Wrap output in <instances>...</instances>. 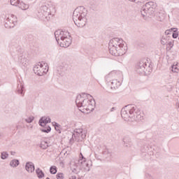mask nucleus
I'll use <instances>...</instances> for the list:
<instances>
[{"instance_id": "obj_34", "label": "nucleus", "mask_w": 179, "mask_h": 179, "mask_svg": "<svg viewBox=\"0 0 179 179\" xmlns=\"http://www.w3.org/2000/svg\"><path fill=\"white\" fill-rule=\"evenodd\" d=\"M172 37H173V38H177V37H178V33L173 32L172 34Z\"/></svg>"}, {"instance_id": "obj_16", "label": "nucleus", "mask_w": 179, "mask_h": 179, "mask_svg": "<svg viewBox=\"0 0 179 179\" xmlns=\"http://www.w3.org/2000/svg\"><path fill=\"white\" fill-rule=\"evenodd\" d=\"M25 169L28 173H34V170H36L34 164L31 162H27Z\"/></svg>"}, {"instance_id": "obj_7", "label": "nucleus", "mask_w": 179, "mask_h": 179, "mask_svg": "<svg viewBox=\"0 0 179 179\" xmlns=\"http://www.w3.org/2000/svg\"><path fill=\"white\" fill-rule=\"evenodd\" d=\"M17 22V18L13 14H9L5 17L4 26L6 29H13L15 23Z\"/></svg>"}, {"instance_id": "obj_40", "label": "nucleus", "mask_w": 179, "mask_h": 179, "mask_svg": "<svg viewBox=\"0 0 179 179\" xmlns=\"http://www.w3.org/2000/svg\"><path fill=\"white\" fill-rule=\"evenodd\" d=\"M73 141H74V138H73V134L72 138L70 139V145H72L73 143Z\"/></svg>"}, {"instance_id": "obj_38", "label": "nucleus", "mask_w": 179, "mask_h": 179, "mask_svg": "<svg viewBox=\"0 0 179 179\" xmlns=\"http://www.w3.org/2000/svg\"><path fill=\"white\" fill-rule=\"evenodd\" d=\"M168 45H169V47H171V48H173V46L174 45V44L173 43V42L169 41L168 43Z\"/></svg>"}, {"instance_id": "obj_8", "label": "nucleus", "mask_w": 179, "mask_h": 179, "mask_svg": "<svg viewBox=\"0 0 179 179\" xmlns=\"http://www.w3.org/2000/svg\"><path fill=\"white\" fill-rule=\"evenodd\" d=\"M132 110H134L133 115L134 118H130V121L134 122L136 121L137 122L139 121H142L143 120V114L141 112V110L138 108L136 105H132Z\"/></svg>"}, {"instance_id": "obj_10", "label": "nucleus", "mask_w": 179, "mask_h": 179, "mask_svg": "<svg viewBox=\"0 0 179 179\" xmlns=\"http://www.w3.org/2000/svg\"><path fill=\"white\" fill-rule=\"evenodd\" d=\"M148 71V64L146 62H140L136 65V72L139 75H146Z\"/></svg>"}, {"instance_id": "obj_47", "label": "nucleus", "mask_w": 179, "mask_h": 179, "mask_svg": "<svg viewBox=\"0 0 179 179\" xmlns=\"http://www.w3.org/2000/svg\"><path fill=\"white\" fill-rule=\"evenodd\" d=\"M110 78V76H106V82H108V78Z\"/></svg>"}, {"instance_id": "obj_26", "label": "nucleus", "mask_w": 179, "mask_h": 179, "mask_svg": "<svg viewBox=\"0 0 179 179\" xmlns=\"http://www.w3.org/2000/svg\"><path fill=\"white\" fill-rule=\"evenodd\" d=\"M50 174H57V166H50Z\"/></svg>"}, {"instance_id": "obj_17", "label": "nucleus", "mask_w": 179, "mask_h": 179, "mask_svg": "<svg viewBox=\"0 0 179 179\" xmlns=\"http://www.w3.org/2000/svg\"><path fill=\"white\" fill-rule=\"evenodd\" d=\"M110 89H114L115 90H117L121 86V82L117 81V80H113L110 82Z\"/></svg>"}, {"instance_id": "obj_14", "label": "nucleus", "mask_w": 179, "mask_h": 179, "mask_svg": "<svg viewBox=\"0 0 179 179\" xmlns=\"http://www.w3.org/2000/svg\"><path fill=\"white\" fill-rule=\"evenodd\" d=\"M66 34V32H65L64 31H61L59 29L55 32V37L57 44H59V41L62 38H64V37H65L64 36Z\"/></svg>"}, {"instance_id": "obj_24", "label": "nucleus", "mask_w": 179, "mask_h": 179, "mask_svg": "<svg viewBox=\"0 0 179 179\" xmlns=\"http://www.w3.org/2000/svg\"><path fill=\"white\" fill-rule=\"evenodd\" d=\"M48 143L47 141H41V145H40V148H41V149H47V148H48Z\"/></svg>"}, {"instance_id": "obj_27", "label": "nucleus", "mask_w": 179, "mask_h": 179, "mask_svg": "<svg viewBox=\"0 0 179 179\" xmlns=\"http://www.w3.org/2000/svg\"><path fill=\"white\" fill-rule=\"evenodd\" d=\"M41 132H44L45 134H48L49 132H51V127L48 126L45 129H41Z\"/></svg>"}, {"instance_id": "obj_35", "label": "nucleus", "mask_w": 179, "mask_h": 179, "mask_svg": "<svg viewBox=\"0 0 179 179\" xmlns=\"http://www.w3.org/2000/svg\"><path fill=\"white\" fill-rule=\"evenodd\" d=\"M145 177L148 179H153V176H152V175H150V173H146Z\"/></svg>"}, {"instance_id": "obj_29", "label": "nucleus", "mask_w": 179, "mask_h": 179, "mask_svg": "<svg viewBox=\"0 0 179 179\" xmlns=\"http://www.w3.org/2000/svg\"><path fill=\"white\" fill-rule=\"evenodd\" d=\"M56 178H57V179H63V178H64V173H57V175H56Z\"/></svg>"}, {"instance_id": "obj_49", "label": "nucleus", "mask_w": 179, "mask_h": 179, "mask_svg": "<svg viewBox=\"0 0 179 179\" xmlns=\"http://www.w3.org/2000/svg\"><path fill=\"white\" fill-rule=\"evenodd\" d=\"M176 107H178V108H179V103H176Z\"/></svg>"}, {"instance_id": "obj_3", "label": "nucleus", "mask_w": 179, "mask_h": 179, "mask_svg": "<svg viewBox=\"0 0 179 179\" xmlns=\"http://www.w3.org/2000/svg\"><path fill=\"white\" fill-rule=\"evenodd\" d=\"M87 9L83 6H79L75 9L73 13V20L77 27H85L87 22Z\"/></svg>"}, {"instance_id": "obj_48", "label": "nucleus", "mask_w": 179, "mask_h": 179, "mask_svg": "<svg viewBox=\"0 0 179 179\" xmlns=\"http://www.w3.org/2000/svg\"><path fill=\"white\" fill-rule=\"evenodd\" d=\"M114 110H115V107H113V108L110 109V111L113 112V111H114Z\"/></svg>"}, {"instance_id": "obj_19", "label": "nucleus", "mask_w": 179, "mask_h": 179, "mask_svg": "<svg viewBox=\"0 0 179 179\" xmlns=\"http://www.w3.org/2000/svg\"><path fill=\"white\" fill-rule=\"evenodd\" d=\"M10 4L13 6H19L20 9H23L20 5H22V2L20 3V0H10Z\"/></svg>"}, {"instance_id": "obj_56", "label": "nucleus", "mask_w": 179, "mask_h": 179, "mask_svg": "<svg viewBox=\"0 0 179 179\" xmlns=\"http://www.w3.org/2000/svg\"><path fill=\"white\" fill-rule=\"evenodd\" d=\"M78 179H81L80 178H78Z\"/></svg>"}, {"instance_id": "obj_58", "label": "nucleus", "mask_w": 179, "mask_h": 179, "mask_svg": "<svg viewBox=\"0 0 179 179\" xmlns=\"http://www.w3.org/2000/svg\"><path fill=\"white\" fill-rule=\"evenodd\" d=\"M125 146H128V145H126Z\"/></svg>"}, {"instance_id": "obj_31", "label": "nucleus", "mask_w": 179, "mask_h": 179, "mask_svg": "<svg viewBox=\"0 0 179 179\" xmlns=\"http://www.w3.org/2000/svg\"><path fill=\"white\" fill-rule=\"evenodd\" d=\"M73 136H74L76 141H78V139H82V136L81 135H78V134H73Z\"/></svg>"}, {"instance_id": "obj_11", "label": "nucleus", "mask_w": 179, "mask_h": 179, "mask_svg": "<svg viewBox=\"0 0 179 179\" xmlns=\"http://www.w3.org/2000/svg\"><path fill=\"white\" fill-rule=\"evenodd\" d=\"M40 10L43 16L47 19V16H50V15H54L52 13H55V7H52L51 11V8H49L47 5L43 4L40 7Z\"/></svg>"}, {"instance_id": "obj_53", "label": "nucleus", "mask_w": 179, "mask_h": 179, "mask_svg": "<svg viewBox=\"0 0 179 179\" xmlns=\"http://www.w3.org/2000/svg\"><path fill=\"white\" fill-rule=\"evenodd\" d=\"M46 179H50V178L47 177Z\"/></svg>"}, {"instance_id": "obj_39", "label": "nucleus", "mask_w": 179, "mask_h": 179, "mask_svg": "<svg viewBox=\"0 0 179 179\" xmlns=\"http://www.w3.org/2000/svg\"><path fill=\"white\" fill-rule=\"evenodd\" d=\"M20 82V90H23V83H22V81H19Z\"/></svg>"}, {"instance_id": "obj_52", "label": "nucleus", "mask_w": 179, "mask_h": 179, "mask_svg": "<svg viewBox=\"0 0 179 179\" xmlns=\"http://www.w3.org/2000/svg\"><path fill=\"white\" fill-rule=\"evenodd\" d=\"M91 110H92V111H93V110H94V108H92V109H91Z\"/></svg>"}, {"instance_id": "obj_5", "label": "nucleus", "mask_w": 179, "mask_h": 179, "mask_svg": "<svg viewBox=\"0 0 179 179\" xmlns=\"http://www.w3.org/2000/svg\"><path fill=\"white\" fill-rule=\"evenodd\" d=\"M133 104H129L121 110V115L122 117L124 120V121H131V118L134 119V110L132 109Z\"/></svg>"}, {"instance_id": "obj_13", "label": "nucleus", "mask_w": 179, "mask_h": 179, "mask_svg": "<svg viewBox=\"0 0 179 179\" xmlns=\"http://www.w3.org/2000/svg\"><path fill=\"white\" fill-rule=\"evenodd\" d=\"M74 132L76 135H81V138H77V142H82L86 138V131H83V129H76Z\"/></svg>"}, {"instance_id": "obj_57", "label": "nucleus", "mask_w": 179, "mask_h": 179, "mask_svg": "<svg viewBox=\"0 0 179 179\" xmlns=\"http://www.w3.org/2000/svg\"><path fill=\"white\" fill-rule=\"evenodd\" d=\"M177 65H178V66L179 64H178Z\"/></svg>"}, {"instance_id": "obj_50", "label": "nucleus", "mask_w": 179, "mask_h": 179, "mask_svg": "<svg viewBox=\"0 0 179 179\" xmlns=\"http://www.w3.org/2000/svg\"><path fill=\"white\" fill-rule=\"evenodd\" d=\"M18 93H20L22 94V93H23V90L18 91Z\"/></svg>"}, {"instance_id": "obj_20", "label": "nucleus", "mask_w": 179, "mask_h": 179, "mask_svg": "<svg viewBox=\"0 0 179 179\" xmlns=\"http://www.w3.org/2000/svg\"><path fill=\"white\" fill-rule=\"evenodd\" d=\"M165 15L162 13H158L157 14V19L158 22H163L164 20Z\"/></svg>"}, {"instance_id": "obj_51", "label": "nucleus", "mask_w": 179, "mask_h": 179, "mask_svg": "<svg viewBox=\"0 0 179 179\" xmlns=\"http://www.w3.org/2000/svg\"><path fill=\"white\" fill-rule=\"evenodd\" d=\"M124 145H125V138H123Z\"/></svg>"}, {"instance_id": "obj_30", "label": "nucleus", "mask_w": 179, "mask_h": 179, "mask_svg": "<svg viewBox=\"0 0 179 179\" xmlns=\"http://www.w3.org/2000/svg\"><path fill=\"white\" fill-rule=\"evenodd\" d=\"M172 71L175 72L176 73H178V68H177V66H172Z\"/></svg>"}, {"instance_id": "obj_42", "label": "nucleus", "mask_w": 179, "mask_h": 179, "mask_svg": "<svg viewBox=\"0 0 179 179\" xmlns=\"http://www.w3.org/2000/svg\"><path fill=\"white\" fill-rule=\"evenodd\" d=\"M80 166H81V167H82L83 169H85V170H87V169H86V164H84V165L80 164Z\"/></svg>"}, {"instance_id": "obj_1", "label": "nucleus", "mask_w": 179, "mask_h": 179, "mask_svg": "<svg viewBox=\"0 0 179 179\" xmlns=\"http://www.w3.org/2000/svg\"><path fill=\"white\" fill-rule=\"evenodd\" d=\"M76 104L78 108L89 110L91 107H96V101L90 94L83 92L76 96Z\"/></svg>"}, {"instance_id": "obj_6", "label": "nucleus", "mask_w": 179, "mask_h": 179, "mask_svg": "<svg viewBox=\"0 0 179 179\" xmlns=\"http://www.w3.org/2000/svg\"><path fill=\"white\" fill-rule=\"evenodd\" d=\"M33 71L38 76H43L48 72V67L47 64L44 67V65L39 62L34 66Z\"/></svg>"}, {"instance_id": "obj_45", "label": "nucleus", "mask_w": 179, "mask_h": 179, "mask_svg": "<svg viewBox=\"0 0 179 179\" xmlns=\"http://www.w3.org/2000/svg\"><path fill=\"white\" fill-rule=\"evenodd\" d=\"M66 71V68L62 67V72H64V71Z\"/></svg>"}, {"instance_id": "obj_2", "label": "nucleus", "mask_w": 179, "mask_h": 179, "mask_svg": "<svg viewBox=\"0 0 179 179\" xmlns=\"http://www.w3.org/2000/svg\"><path fill=\"white\" fill-rule=\"evenodd\" d=\"M122 39L118 38H114L109 42V52L111 55L115 57H120L124 55L127 52V49L124 48V43H122Z\"/></svg>"}, {"instance_id": "obj_33", "label": "nucleus", "mask_w": 179, "mask_h": 179, "mask_svg": "<svg viewBox=\"0 0 179 179\" xmlns=\"http://www.w3.org/2000/svg\"><path fill=\"white\" fill-rule=\"evenodd\" d=\"M168 31H169V32L173 31V33H177V31H178V29L177 28H171L169 29H167Z\"/></svg>"}, {"instance_id": "obj_54", "label": "nucleus", "mask_w": 179, "mask_h": 179, "mask_svg": "<svg viewBox=\"0 0 179 179\" xmlns=\"http://www.w3.org/2000/svg\"><path fill=\"white\" fill-rule=\"evenodd\" d=\"M24 61H26V59H24Z\"/></svg>"}, {"instance_id": "obj_46", "label": "nucleus", "mask_w": 179, "mask_h": 179, "mask_svg": "<svg viewBox=\"0 0 179 179\" xmlns=\"http://www.w3.org/2000/svg\"><path fill=\"white\" fill-rule=\"evenodd\" d=\"M69 179H76V177L75 176H72L69 178Z\"/></svg>"}, {"instance_id": "obj_21", "label": "nucleus", "mask_w": 179, "mask_h": 179, "mask_svg": "<svg viewBox=\"0 0 179 179\" xmlns=\"http://www.w3.org/2000/svg\"><path fill=\"white\" fill-rule=\"evenodd\" d=\"M20 164L19 159H13L10 162V166L11 167H17V166Z\"/></svg>"}, {"instance_id": "obj_32", "label": "nucleus", "mask_w": 179, "mask_h": 179, "mask_svg": "<svg viewBox=\"0 0 179 179\" xmlns=\"http://www.w3.org/2000/svg\"><path fill=\"white\" fill-rule=\"evenodd\" d=\"M103 155H107L106 157H110V156H111V153L108 152V150L103 151Z\"/></svg>"}, {"instance_id": "obj_4", "label": "nucleus", "mask_w": 179, "mask_h": 179, "mask_svg": "<svg viewBox=\"0 0 179 179\" xmlns=\"http://www.w3.org/2000/svg\"><path fill=\"white\" fill-rule=\"evenodd\" d=\"M156 8H157V4L153 1H150L146 3L142 6L141 12L143 17H149V16H153L155 12H156Z\"/></svg>"}, {"instance_id": "obj_36", "label": "nucleus", "mask_w": 179, "mask_h": 179, "mask_svg": "<svg viewBox=\"0 0 179 179\" xmlns=\"http://www.w3.org/2000/svg\"><path fill=\"white\" fill-rule=\"evenodd\" d=\"M29 4L24 3L23 10H27L29 9Z\"/></svg>"}, {"instance_id": "obj_23", "label": "nucleus", "mask_w": 179, "mask_h": 179, "mask_svg": "<svg viewBox=\"0 0 179 179\" xmlns=\"http://www.w3.org/2000/svg\"><path fill=\"white\" fill-rule=\"evenodd\" d=\"M52 125H53V127H55V130L56 131H59V134H61V131H60V129H61V124L54 122H52Z\"/></svg>"}, {"instance_id": "obj_15", "label": "nucleus", "mask_w": 179, "mask_h": 179, "mask_svg": "<svg viewBox=\"0 0 179 179\" xmlns=\"http://www.w3.org/2000/svg\"><path fill=\"white\" fill-rule=\"evenodd\" d=\"M50 122H51V118L50 117H42L38 121L40 127H44V125H47Z\"/></svg>"}, {"instance_id": "obj_37", "label": "nucleus", "mask_w": 179, "mask_h": 179, "mask_svg": "<svg viewBox=\"0 0 179 179\" xmlns=\"http://www.w3.org/2000/svg\"><path fill=\"white\" fill-rule=\"evenodd\" d=\"M164 40L165 39L161 40V44H162V45H166V44H167V41H166Z\"/></svg>"}, {"instance_id": "obj_25", "label": "nucleus", "mask_w": 179, "mask_h": 179, "mask_svg": "<svg viewBox=\"0 0 179 179\" xmlns=\"http://www.w3.org/2000/svg\"><path fill=\"white\" fill-rule=\"evenodd\" d=\"M8 157H9V154H8V152H1V159H2V160L6 159H8Z\"/></svg>"}, {"instance_id": "obj_22", "label": "nucleus", "mask_w": 179, "mask_h": 179, "mask_svg": "<svg viewBox=\"0 0 179 179\" xmlns=\"http://www.w3.org/2000/svg\"><path fill=\"white\" fill-rule=\"evenodd\" d=\"M24 121L28 124H31V122L34 121V117L32 115H30L29 117H25Z\"/></svg>"}, {"instance_id": "obj_28", "label": "nucleus", "mask_w": 179, "mask_h": 179, "mask_svg": "<svg viewBox=\"0 0 179 179\" xmlns=\"http://www.w3.org/2000/svg\"><path fill=\"white\" fill-rule=\"evenodd\" d=\"M80 171V169L78 168V166L72 169V173H74V174H78Z\"/></svg>"}, {"instance_id": "obj_12", "label": "nucleus", "mask_w": 179, "mask_h": 179, "mask_svg": "<svg viewBox=\"0 0 179 179\" xmlns=\"http://www.w3.org/2000/svg\"><path fill=\"white\" fill-rule=\"evenodd\" d=\"M81 157H80V159L78 160V164H80L81 166H85V169L86 167L88 168L87 171H90V166H92V160H89L86 162V158L83 157V155L80 153Z\"/></svg>"}, {"instance_id": "obj_55", "label": "nucleus", "mask_w": 179, "mask_h": 179, "mask_svg": "<svg viewBox=\"0 0 179 179\" xmlns=\"http://www.w3.org/2000/svg\"><path fill=\"white\" fill-rule=\"evenodd\" d=\"M145 148H146V149H148V146H146Z\"/></svg>"}, {"instance_id": "obj_9", "label": "nucleus", "mask_w": 179, "mask_h": 179, "mask_svg": "<svg viewBox=\"0 0 179 179\" xmlns=\"http://www.w3.org/2000/svg\"><path fill=\"white\" fill-rule=\"evenodd\" d=\"M59 43L60 47H63L64 48L69 47V45L72 44V39H71V34L69 32L66 31V35L64 37L63 36V38H62Z\"/></svg>"}, {"instance_id": "obj_41", "label": "nucleus", "mask_w": 179, "mask_h": 179, "mask_svg": "<svg viewBox=\"0 0 179 179\" xmlns=\"http://www.w3.org/2000/svg\"><path fill=\"white\" fill-rule=\"evenodd\" d=\"M18 61H19L20 62H22V61H23V57H22V56H20V57H18Z\"/></svg>"}, {"instance_id": "obj_44", "label": "nucleus", "mask_w": 179, "mask_h": 179, "mask_svg": "<svg viewBox=\"0 0 179 179\" xmlns=\"http://www.w3.org/2000/svg\"><path fill=\"white\" fill-rule=\"evenodd\" d=\"M10 154L12 155V156H15V155H16V152H10Z\"/></svg>"}, {"instance_id": "obj_18", "label": "nucleus", "mask_w": 179, "mask_h": 179, "mask_svg": "<svg viewBox=\"0 0 179 179\" xmlns=\"http://www.w3.org/2000/svg\"><path fill=\"white\" fill-rule=\"evenodd\" d=\"M36 174L38 178H44V177L45 176V174L40 168L36 169Z\"/></svg>"}, {"instance_id": "obj_43", "label": "nucleus", "mask_w": 179, "mask_h": 179, "mask_svg": "<svg viewBox=\"0 0 179 179\" xmlns=\"http://www.w3.org/2000/svg\"><path fill=\"white\" fill-rule=\"evenodd\" d=\"M165 34H166V36H169V34H170V31H168V30H166V31H165Z\"/></svg>"}]
</instances>
